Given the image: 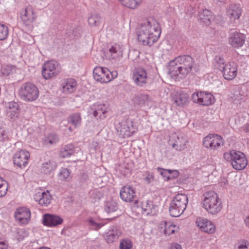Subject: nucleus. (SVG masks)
<instances>
[{"label":"nucleus","mask_w":249,"mask_h":249,"mask_svg":"<svg viewBox=\"0 0 249 249\" xmlns=\"http://www.w3.org/2000/svg\"><path fill=\"white\" fill-rule=\"evenodd\" d=\"M160 33L158 22L154 19L148 18L137 31L138 40L143 45L151 46L158 41Z\"/></svg>","instance_id":"f257e3e1"},{"label":"nucleus","mask_w":249,"mask_h":249,"mask_svg":"<svg viewBox=\"0 0 249 249\" xmlns=\"http://www.w3.org/2000/svg\"><path fill=\"white\" fill-rule=\"evenodd\" d=\"M194 59L190 55H181L171 60L169 65V73L174 78L185 77L195 65Z\"/></svg>","instance_id":"f03ea898"},{"label":"nucleus","mask_w":249,"mask_h":249,"mask_svg":"<svg viewBox=\"0 0 249 249\" xmlns=\"http://www.w3.org/2000/svg\"><path fill=\"white\" fill-rule=\"evenodd\" d=\"M201 204L208 213L212 215H217L223 209L221 198L213 191H207L203 195Z\"/></svg>","instance_id":"7ed1b4c3"},{"label":"nucleus","mask_w":249,"mask_h":249,"mask_svg":"<svg viewBox=\"0 0 249 249\" xmlns=\"http://www.w3.org/2000/svg\"><path fill=\"white\" fill-rule=\"evenodd\" d=\"M188 203L186 195L183 194H177L171 201L169 212L172 217H178L183 213Z\"/></svg>","instance_id":"20e7f679"},{"label":"nucleus","mask_w":249,"mask_h":249,"mask_svg":"<svg viewBox=\"0 0 249 249\" xmlns=\"http://www.w3.org/2000/svg\"><path fill=\"white\" fill-rule=\"evenodd\" d=\"M224 159L231 162L232 167L237 170L244 169L247 165L248 161L244 153L235 150H231L223 155Z\"/></svg>","instance_id":"39448f33"},{"label":"nucleus","mask_w":249,"mask_h":249,"mask_svg":"<svg viewBox=\"0 0 249 249\" xmlns=\"http://www.w3.org/2000/svg\"><path fill=\"white\" fill-rule=\"evenodd\" d=\"M18 93L23 100L32 102L38 97L39 90L35 85L31 83H25L21 86Z\"/></svg>","instance_id":"423d86ee"},{"label":"nucleus","mask_w":249,"mask_h":249,"mask_svg":"<svg viewBox=\"0 0 249 249\" xmlns=\"http://www.w3.org/2000/svg\"><path fill=\"white\" fill-rule=\"evenodd\" d=\"M61 71L60 67L57 62L54 60L47 61L42 68V75L46 80L56 76Z\"/></svg>","instance_id":"0eeeda50"},{"label":"nucleus","mask_w":249,"mask_h":249,"mask_svg":"<svg viewBox=\"0 0 249 249\" xmlns=\"http://www.w3.org/2000/svg\"><path fill=\"white\" fill-rule=\"evenodd\" d=\"M193 101L203 106H209L215 103L214 96L211 93L200 91L194 92L192 95Z\"/></svg>","instance_id":"6e6552de"},{"label":"nucleus","mask_w":249,"mask_h":249,"mask_svg":"<svg viewBox=\"0 0 249 249\" xmlns=\"http://www.w3.org/2000/svg\"><path fill=\"white\" fill-rule=\"evenodd\" d=\"M116 130L121 137L125 138H128L135 133L137 131V128L131 121L124 120L119 124Z\"/></svg>","instance_id":"1a4fd4ad"},{"label":"nucleus","mask_w":249,"mask_h":249,"mask_svg":"<svg viewBox=\"0 0 249 249\" xmlns=\"http://www.w3.org/2000/svg\"><path fill=\"white\" fill-rule=\"evenodd\" d=\"M224 144L222 137L217 134H209L203 140V146L212 150H216Z\"/></svg>","instance_id":"9d476101"},{"label":"nucleus","mask_w":249,"mask_h":249,"mask_svg":"<svg viewBox=\"0 0 249 249\" xmlns=\"http://www.w3.org/2000/svg\"><path fill=\"white\" fill-rule=\"evenodd\" d=\"M196 226L202 232L212 234L216 231L214 224L210 220L203 217H197L195 221Z\"/></svg>","instance_id":"9b49d317"},{"label":"nucleus","mask_w":249,"mask_h":249,"mask_svg":"<svg viewBox=\"0 0 249 249\" xmlns=\"http://www.w3.org/2000/svg\"><path fill=\"white\" fill-rule=\"evenodd\" d=\"M37 15L35 10L31 6H27L20 12V18L22 23L25 26H30L35 21Z\"/></svg>","instance_id":"f8f14e48"},{"label":"nucleus","mask_w":249,"mask_h":249,"mask_svg":"<svg viewBox=\"0 0 249 249\" xmlns=\"http://www.w3.org/2000/svg\"><path fill=\"white\" fill-rule=\"evenodd\" d=\"M30 159V154L26 150H20L17 151L13 156V162L15 165L20 168H25L28 164Z\"/></svg>","instance_id":"ddd939ff"},{"label":"nucleus","mask_w":249,"mask_h":249,"mask_svg":"<svg viewBox=\"0 0 249 249\" xmlns=\"http://www.w3.org/2000/svg\"><path fill=\"white\" fill-rule=\"evenodd\" d=\"M110 71L101 67H96L93 71V76L94 79L101 83H107L111 81Z\"/></svg>","instance_id":"4468645a"},{"label":"nucleus","mask_w":249,"mask_h":249,"mask_svg":"<svg viewBox=\"0 0 249 249\" xmlns=\"http://www.w3.org/2000/svg\"><path fill=\"white\" fill-rule=\"evenodd\" d=\"M158 228L160 231L166 236L174 235L179 231V226L174 222L170 221L161 222Z\"/></svg>","instance_id":"2eb2a0df"},{"label":"nucleus","mask_w":249,"mask_h":249,"mask_svg":"<svg viewBox=\"0 0 249 249\" xmlns=\"http://www.w3.org/2000/svg\"><path fill=\"white\" fill-rule=\"evenodd\" d=\"M133 79L138 86H145L149 79L147 71L141 68L135 69L133 71Z\"/></svg>","instance_id":"dca6fc26"},{"label":"nucleus","mask_w":249,"mask_h":249,"mask_svg":"<svg viewBox=\"0 0 249 249\" xmlns=\"http://www.w3.org/2000/svg\"><path fill=\"white\" fill-rule=\"evenodd\" d=\"M221 71L225 79L229 81L232 80L237 75L238 66L234 62H229L226 64Z\"/></svg>","instance_id":"f3484780"},{"label":"nucleus","mask_w":249,"mask_h":249,"mask_svg":"<svg viewBox=\"0 0 249 249\" xmlns=\"http://www.w3.org/2000/svg\"><path fill=\"white\" fill-rule=\"evenodd\" d=\"M90 113L98 119L104 120L107 115L108 107L103 104H95L90 107Z\"/></svg>","instance_id":"a211bd4d"},{"label":"nucleus","mask_w":249,"mask_h":249,"mask_svg":"<svg viewBox=\"0 0 249 249\" xmlns=\"http://www.w3.org/2000/svg\"><path fill=\"white\" fill-rule=\"evenodd\" d=\"M246 36L244 34L237 31L231 32L229 35V44L233 48H239L245 43Z\"/></svg>","instance_id":"6ab92c4d"},{"label":"nucleus","mask_w":249,"mask_h":249,"mask_svg":"<svg viewBox=\"0 0 249 249\" xmlns=\"http://www.w3.org/2000/svg\"><path fill=\"white\" fill-rule=\"evenodd\" d=\"M15 217L16 221L21 225L28 224L31 219V212L25 207L17 209L15 212Z\"/></svg>","instance_id":"aec40b11"},{"label":"nucleus","mask_w":249,"mask_h":249,"mask_svg":"<svg viewBox=\"0 0 249 249\" xmlns=\"http://www.w3.org/2000/svg\"><path fill=\"white\" fill-rule=\"evenodd\" d=\"M123 46L115 43L108 47L105 53V56L108 59H117L123 56Z\"/></svg>","instance_id":"412c9836"},{"label":"nucleus","mask_w":249,"mask_h":249,"mask_svg":"<svg viewBox=\"0 0 249 249\" xmlns=\"http://www.w3.org/2000/svg\"><path fill=\"white\" fill-rule=\"evenodd\" d=\"M170 144L176 150L181 151L186 148L187 140L182 136L173 134L169 140Z\"/></svg>","instance_id":"4be33fe9"},{"label":"nucleus","mask_w":249,"mask_h":249,"mask_svg":"<svg viewBox=\"0 0 249 249\" xmlns=\"http://www.w3.org/2000/svg\"><path fill=\"white\" fill-rule=\"evenodd\" d=\"M136 196L135 190L129 185L123 187L120 192L121 198L126 202H131L134 201Z\"/></svg>","instance_id":"5701e85b"},{"label":"nucleus","mask_w":249,"mask_h":249,"mask_svg":"<svg viewBox=\"0 0 249 249\" xmlns=\"http://www.w3.org/2000/svg\"><path fill=\"white\" fill-rule=\"evenodd\" d=\"M63 220L60 216L52 214H45L43 216L42 223L44 225L49 227H53L60 225Z\"/></svg>","instance_id":"b1692460"},{"label":"nucleus","mask_w":249,"mask_h":249,"mask_svg":"<svg viewBox=\"0 0 249 249\" xmlns=\"http://www.w3.org/2000/svg\"><path fill=\"white\" fill-rule=\"evenodd\" d=\"M242 13V10L239 4H232L227 11V15L231 22L236 23L238 21Z\"/></svg>","instance_id":"393cba45"},{"label":"nucleus","mask_w":249,"mask_h":249,"mask_svg":"<svg viewBox=\"0 0 249 249\" xmlns=\"http://www.w3.org/2000/svg\"><path fill=\"white\" fill-rule=\"evenodd\" d=\"M172 101L177 106L183 107L189 102V96L185 92H176L173 95Z\"/></svg>","instance_id":"a878e982"},{"label":"nucleus","mask_w":249,"mask_h":249,"mask_svg":"<svg viewBox=\"0 0 249 249\" xmlns=\"http://www.w3.org/2000/svg\"><path fill=\"white\" fill-rule=\"evenodd\" d=\"M52 197L48 191L42 193H37L35 199L42 206H47L51 202Z\"/></svg>","instance_id":"bb28decb"},{"label":"nucleus","mask_w":249,"mask_h":249,"mask_svg":"<svg viewBox=\"0 0 249 249\" xmlns=\"http://www.w3.org/2000/svg\"><path fill=\"white\" fill-rule=\"evenodd\" d=\"M77 86V82L74 79H67L63 83V92L66 94L72 93L76 90Z\"/></svg>","instance_id":"cd10ccee"},{"label":"nucleus","mask_w":249,"mask_h":249,"mask_svg":"<svg viewBox=\"0 0 249 249\" xmlns=\"http://www.w3.org/2000/svg\"><path fill=\"white\" fill-rule=\"evenodd\" d=\"M122 234V232L120 229L114 228L106 233L105 239L108 243H112L117 241Z\"/></svg>","instance_id":"c85d7f7f"},{"label":"nucleus","mask_w":249,"mask_h":249,"mask_svg":"<svg viewBox=\"0 0 249 249\" xmlns=\"http://www.w3.org/2000/svg\"><path fill=\"white\" fill-rule=\"evenodd\" d=\"M18 104L14 102H9L7 107V114L12 119L17 118L19 114Z\"/></svg>","instance_id":"c756f323"},{"label":"nucleus","mask_w":249,"mask_h":249,"mask_svg":"<svg viewBox=\"0 0 249 249\" xmlns=\"http://www.w3.org/2000/svg\"><path fill=\"white\" fill-rule=\"evenodd\" d=\"M133 101L140 106H143L148 105L150 101V98L149 95L146 94L139 93L134 97Z\"/></svg>","instance_id":"7c9ffc66"},{"label":"nucleus","mask_w":249,"mask_h":249,"mask_svg":"<svg viewBox=\"0 0 249 249\" xmlns=\"http://www.w3.org/2000/svg\"><path fill=\"white\" fill-rule=\"evenodd\" d=\"M212 14V12L209 10H203L199 15L200 21L206 25H209L213 18Z\"/></svg>","instance_id":"2f4dec72"},{"label":"nucleus","mask_w":249,"mask_h":249,"mask_svg":"<svg viewBox=\"0 0 249 249\" xmlns=\"http://www.w3.org/2000/svg\"><path fill=\"white\" fill-rule=\"evenodd\" d=\"M68 123L74 128L79 127L81 122V118L79 113H75L70 115L68 118Z\"/></svg>","instance_id":"473e14b6"},{"label":"nucleus","mask_w":249,"mask_h":249,"mask_svg":"<svg viewBox=\"0 0 249 249\" xmlns=\"http://www.w3.org/2000/svg\"><path fill=\"white\" fill-rule=\"evenodd\" d=\"M226 61L223 57L220 55H216L213 61V65L215 69L221 71L226 65Z\"/></svg>","instance_id":"72a5a7b5"},{"label":"nucleus","mask_w":249,"mask_h":249,"mask_svg":"<svg viewBox=\"0 0 249 249\" xmlns=\"http://www.w3.org/2000/svg\"><path fill=\"white\" fill-rule=\"evenodd\" d=\"M56 167V164L53 161L49 160L42 164L41 171L42 172L47 174L54 170Z\"/></svg>","instance_id":"f704fd0d"},{"label":"nucleus","mask_w":249,"mask_h":249,"mask_svg":"<svg viewBox=\"0 0 249 249\" xmlns=\"http://www.w3.org/2000/svg\"><path fill=\"white\" fill-rule=\"evenodd\" d=\"M118 209V204L115 200L110 199L107 200L105 203V211L110 213L117 211Z\"/></svg>","instance_id":"c9c22d12"},{"label":"nucleus","mask_w":249,"mask_h":249,"mask_svg":"<svg viewBox=\"0 0 249 249\" xmlns=\"http://www.w3.org/2000/svg\"><path fill=\"white\" fill-rule=\"evenodd\" d=\"M59 141L58 137L54 133H51L45 136L43 140V143L45 145L55 144Z\"/></svg>","instance_id":"e433bc0d"},{"label":"nucleus","mask_w":249,"mask_h":249,"mask_svg":"<svg viewBox=\"0 0 249 249\" xmlns=\"http://www.w3.org/2000/svg\"><path fill=\"white\" fill-rule=\"evenodd\" d=\"M75 152L74 146L71 144L66 145L60 152V156L62 158L70 157Z\"/></svg>","instance_id":"4c0bfd02"},{"label":"nucleus","mask_w":249,"mask_h":249,"mask_svg":"<svg viewBox=\"0 0 249 249\" xmlns=\"http://www.w3.org/2000/svg\"><path fill=\"white\" fill-rule=\"evenodd\" d=\"M132 242L128 238H124L120 240L119 244L120 249H131L132 248Z\"/></svg>","instance_id":"58836bf2"},{"label":"nucleus","mask_w":249,"mask_h":249,"mask_svg":"<svg viewBox=\"0 0 249 249\" xmlns=\"http://www.w3.org/2000/svg\"><path fill=\"white\" fill-rule=\"evenodd\" d=\"M101 22V18L97 15H91L88 18V23L91 26L98 25Z\"/></svg>","instance_id":"ea45409f"},{"label":"nucleus","mask_w":249,"mask_h":249,"mask_svg":"<svg viewBox=\"0 0 249 249\" xmlns=\"http://www.w3.org/2000/svg\"><path fill=\"white\" fill-rule=\"evenodd\" d=\"M9 30L8 27L3 24L0 23V40H4L8 36Z\"/></svg>","instance_id":"a19ab883"},{"label":"nucleus","mask_w":249,"mask_h":249,"mask_svg":"<svg viewBox=\"0 0 249 249\" xmlns=\"http://www.w3.org/2000/svg\"><path fill=\"white\" fill-rule=\"evenodd\" d=\"M143 177V181L146 184H149L154 181V174L152 172L149 171L145 172Z\"/></svg>","instance_id":"79ce46f5"},{"label":"nucleus","mask_w":249,"mask_h":249,"mask_svg":"<svg viewBox=\"0 0 249 249\" xmlns=\"http://www.w3.org/2000/svg\"><path fill=\"white\" fill-rule=\"evenodd\" d=\"M142 210L148 214L152 212L153 203L150 201H145L142 202Z\"/></svg>","instance_id":"37998d69"},{"label":"nucleus","mask_w":249,"mask_h":249,"mask_svg":"<svg viewBox=\"0 0 249 249\" xmlns=\"http://www.w3.org/2000/svg\"><path fill=\"white\" fill-rule=\"evenodd\" d=\"M235 249H249V242L245 239L239 240L235 244Z\"/></svg>","instance_id":"c03bdc74"},{"label":"nucleus","mask_w":249,"mask_h":249,"mask_svg":"<svg viewBox=\"0 0 249 249\" xmlns=\"http://www.w3.org/2000/svg\"><path fill=\"white\" fill-rule=\"evenodd\" d=\"M8 190L6 182L0 178V197L5 196Z\"/></svg>","instance_id":"a18cd8bd"},{"label":"nucleus","mask_w":249,"mask_h":249,"mask_svg":"<svg viewBox=\"0 0 249 249\" xmlns=\"http://www.w3.org/2000/svg\"><path fill=\"white\" fill-rule=\"evenodd\" d=\"M158 171L164 178L166 180H171L170 176V169H164L160 167L157 168Z\"/></svg>","instance_id":"49530a36"},{"label":"nucleus","mask_w":249,"mask_h":249,"mask_svg":"<svg viewBox=\"0 0 249 249\" xmlns=\"http://www.w3.org/2000/svg\"><path fill=\"white\" fill-rule=\"evenodd\" d=\"M70 174V172L68 169L63 168L59 174V178L61 180H66L69 178Z\"/></svg>","instance_id":"de8ad7c7"},{"label":"nucleus","mask_w":249,"mask_h":249,"mask_svg":"<svg viewBox=\"0 0 249 249\" xmlns=\"http://www.w3.org/2000/svg\"><path fill=\"white\" fill-rule=\"evenodd\" d=\"M141 0H127L124 6L131 9L136 8L140 4Z\"/></svg>","instance_id":"09e8293b"},{"label":"nucleus","mask_w":249,"mask_h":249,"mask_svg":"<svg viewBox=\"0 0 249 249\" xmlns=\"http://www.w3.org/2000/svg\"><path fill=\"white\" fill-rule=\"evenodd\" d=\"M10 140L8 133L4 130L0 129V142L8 141Z\"/></svg>","instance_id":"8fccbe9b"},{"label":"nucleus","mask_w":249,"mask_h":249,"mask_svg":"<svg viewBox=\"0 0 249 249\" xmlns=\"http://www.w3.org/2000/svg\"><path fill=\"white\" fill-rule=\"evenodd\" d=\"M88 222L92 230H98L100 229L102 225L95 222L92 218H89Z\"/></svg>","instance_id":"3c124183"},{"label":"nucleus","mask_w":249,"mask_h":249,"mask_svg":"<svg viewBox=\"0 0 249 249\" xmlns=\"http://www.w3.org/2000/svg\"><path fill=\"white\" fill-rule=\"evenodd\" d=\"M1 72L4 75H8L11 73L10 67L8 66L3 67L1 69Z\"/></svg>","instance_id":"603ef678"},{"label":"nucleus","mask_w":249,"mask_h":249,"mask_svg":"<svg viewBox=\"0 0 249 249\" xmlns=\"http://www.w3.org/2000/svg\"><path fill=\"white\" fill-rule=\"evenodd\" d=\"M179 173L177 170H170V176L171 179L177 178L179 176Z\"/></svg>","instance_id":"864d4df0"},{"label":"nucleus","mask_w":249,"mask_h":249,"mask_svg":"<svg viewBox=\"0 0 249 249\" xmlns=\"http://www.w3.org/2000/svg\"><path fill=\"white\" fill-rule=\"evenodd\" d=\"M168 249H182L180 245L177 243H171Z\"/></svg>","instance_id":"5fc2aeb1"},{"label":"nucleus","mask_w":249,"mask_h":249,"mask_svg":"<svg viewBox=\"0 0 249 249\" xmlns=\"http://www.w3.org/2000/svg\"><path fill=\"white\" fill-rule=\"evenodd\" d=\"M8 243L6 241H2L0 239V249H8Z\"/></svg>","instance_id":"6e6d98bb"},{"label":"nucleus","mask_w":249,"mask_h":249,"mask_svg":"<svg viewBox=\"0 0 249 249\" xmlns=\"http://www.w3.org/2000/svg\"><path fill=\"white\" fill-rule=\"evenodd\" d=\"M244 222L246 227L249 229V214L246 216Z\"/></svg>","instance_id":"4d7b16f0"},{"label":"nucleus","mask_w":249,"mask_h":249,"mask_svg":"<svg viewBox=\"0 0 249 249\" xmlns=\"http://www.w3.org/2000/svg\"><path fill=\"white\" fill-rule=\"evenodd\" d=\"M242 129L244 132L249 133V123L245 124L242 127Z\"/></svg>","instance_id":"13d9d810"},{"label":"nucleus","mask_w":249,"mask_h":249,"mask_svg":"<svg viewBox=\"0 0 249 249\" xmlns=\"http://www.w3.org/2000/svg\"><path fill=\"white\" fill-rule=\"evenodd\" d=\"M110 75H111V80L115 78L117 76V72L116 71H113L112 72H110Z\"/></svg>","instance_id":"bf43d9fd"},{"label":"nucleus","mask_w":249,"mask_h":249,"mask_svg":"<svg viewBox=\"0 0 249 249\" xmlns=\"http://www.w3.org/2000/svg\"><path fill=\"white\" fill-rule=\"evenodd\" d=\"M119 1L123 5H124L125 3L127 1V0H119Z\"/></svg>","instance_id":"052dcab7"},{"label":"nucleus","mask_w":249,"mask_h":249,"mask_svg":"<svg viewBox=\"0 0 249 249\" xmlns=\"http://www.w3.org/2000/svg\"><path fill=\"white\" fill-rule=\"evenodd\" d=\"M92 193L95 195H97V194L99 193V192L97 191V190H94Z\"/></svg>","instance_id":"680f3d73"},{"label":"nucleus","mask_w":249,"mask_h":249,"mask_svg":"<svg viewBox=\"0 0 249 249\" xmlns=\"http://www.w3.org/2000/svg\"><path fill=\"white\" fill-rule=\"evenodd\" d=\"M69 130H70V131H71V132H72V128H71V127H69Z\"/></svg>","instance_id":"e2e57ef3"},{"label":"nucleus","mask_w":249,"mask_h":249,"mask_svg":"<svg viewBox=\"0 0 249 249\" xmlns=\"http://www.w3.org/2000/svg\"><path fill=\"white\" fill-rule=\"evenodd\" d=\"M23 239V237H21V238H20V237H18V239L19 240H22Z\"/></svg>","instance_id":"0e129e2a"},{"label":"nucleus","mask_w":249,"mask_h":249,"mask_svg":"<svg viewBox=\"0 0 249 249\" xmlns=\"http://www.w3.org/2000/svg\"><path fill=\"white\" fill-rule=\"evenodd\" d=\"M101 196V195L100 194V196H98V199H99Z\"/></svg>","instance_id":"69168bd1"}]
</instances>
